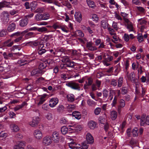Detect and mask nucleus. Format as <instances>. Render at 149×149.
Returning a JSON list of instances; mask_svg holds the SVG:
<instances>
[{
	"label": "nucleus",
	"instance_id": "obj_16",
	"mask_svg": "<svg viewBox=\"0 0 149 149\" xmlns=\"http://www.w3.org/2000/svg\"><path fill=\"white\" fill-rule=\"evenodd\" d=\"M52 137L55 142L57 143L59 141V134L56 131H54L53 133Z\"/></svg>",
	"mask_w": 149,
	"mask_h": 149
},
{
	"label": "nucleus",
	"instance_id": "obj_57",
	"mask_svg": "<svg viewBox=\"0 0 149 149\" xmlns=\"http://www.w3.org/2000/svg\"><path fill=\"white\" fill-rule=\"evenodd\" d=\"M124 40L126 42H128L130 39L129 36L128 34L125 33L123 36Z\"/></svg>",
	"mask_w": 149,
	"mask_h": 149
},
{
	"label": "nucleus",
	"instance_id": "obj_21",
	"mask_svg": "<svg viewBox=\"0 0 149 149\" xmlns=\"http://www.w3.org/2000/svg\"><path fill=\"white\" fill-rule=\"evenodd\" d=\"M72 116L76 119L79 120L81 118V114L80 112L77 111H75L72 112Z\"/></svg>",
	"mask_w": 149,
	"mask_h": 149
},
{
	"label": "nucleus",
	"instance_id": "obj_44",
	"mask_svg": "<svg viewBox=\"0 0 149 149\" xmlns=\"http://www.w3.org/2000/svg\"><path fill=\"white\" fill-rule=\"evenodd\" d=\"M68 128L65 126H63L61 129V133L63 134H66L68 132Z\"/></svg>",
	"mask_w": 149,
	"mask_h": 149
},
{
	"label": "nucleus",
	"instance_id": "obj_62",
	"mask_svg": "<svg viewBox=\"0 0 149 149\" xmlns=\"http://www.w3.org/2000/svg\"><path fill=\"white\" fill-rule=\"evenodd\" d=\"M101 111V109L100 107L96 108L94 110V113L96 115L99 114Z\"/></svg>",
	"mask_w": 149,
	"mask_h": 149
},
{
	"label": "nucleus",
	"instance_id": "obj_28",
	"mask_svg": "<svg viewBox=\"0 0 149 149\" xmlns=\"http://www.w3.org/2000/svg\"><path fill=\"white\" fill-rule=\"evenodd\" d=\"M75 64V63L74 62L70 60L66 63L65 65L67 67L70 68H74Z\"/></svg>",
	"mask_w": 149,
	"mask_h": 149
},
{
	"label": "nucleus",
	"instance_id": "obj_40",
	"mask_svg": "<svg viewBox=\"0 0 149 149\" xmlns=\"http://www.w3.org/2000/svg\"><path fill=\"white\" fill-rule=\"evenodd\" d=\"M37 2L33 1L31 3L30 6L31 10H34L37 6Z\"/></svg>",
	"mask_w": 149,
	"mask_h": 149
},
{
	"label": "nucleus",
	"instance_id": "obj_23",
	"mask_svg": "<svg viewBox=\"0 0 149 149\" xmlns=\"http://www.w3.org/2000/svg\"><path fill=\"white\" fill-rule=\"evenodd\" d=\"M27 23V19L26 18L22 19L19 21V25L22 27H24L26 26Z\"/></svg>",
	"mask_w": 149,
	"mask_h": 149
},
{
	"label": "nucleus",
	"instance_id": "obj_17",
	"mask_svg": "<svg viewBox=\"0 0 149 149\" xmlns=\"http://www.w3.org/2000/svg\"><path fill=\"white\" fill-rule=\"evenodd\" d=\"M110 118L112 120H115L117 117V112L115 110H112L110 112Z\"/></svg>",
	"mask_w": 149,
	"mask_h": 149
},
{
	"label": "nucleus",
	"instance_id": "obj_19",
	"mask_svg": "<svg viewBox=\"0 0 149 149\" xmlns=\"http://www.w3.org/2000/svg\"><path fill=\"white\" fill-rule=\"evenodd\" d=\"M16 28V25L14 23H12L8 26L7 30L9 32H10L14 31Z\"/></svg>",
	"mask_w": 149,
	"mask_h": 149
},
{
	"label": "nucleus",
	"instance_id": "obj_30",
	"mask_svg": "<svg viewBox=\"0 0 149 149\" xmlns=\"http://www.w3.org/2000/svg\"><path fill=\"white\" fill-rule=\"evenodd\" d=\"M66 109L69 113L71 112L74 109L75 106L74 105H68L66 107Z\"/></svg>",
	"mask_w": 149,
	"mask_h": 149
},
{
	"label": "nucleus",
	"instance_id": "obj_61",
	"mask_svg": "<svg viewBox=\"0 0 149 149\" xmlns=\"http://www.w3.org/2000/svg\"><path fill=\"white\" fill-rule=\"evenodd\" d=\"M136 8L139 11L142 13H144L145 12V9L141 6H136Z\"/></svg>",
	"mask_w": 149,
	"mask_h": 149
},
{
	"label": "nucleus",
	"instance_id": "obj_5",
	"mask_svg": "<svg viewBox=\"0 0 149 149\" xmlns=\"http://www.w3.org/2000/svg\"><path fill=\"white\" fill-rule=\"evenodd\" d=\"M19 54V53H9L7 54L6 52H4L3 55L4 58L6 59H14L15 58L16 56Z\"/></svg>",
	"mask_w": 149,
	"mask_h": 149
},
{
	"label": "nucleus",
	"instance_id": "obj_53",
	"mask_svg": "<svg viewBox=\"0 0 149 149\" xmlns=\"http://www.w3.org/2000/svg\"><path fill=\"white\" fill-rule=\"evenodd\" d=\"M34 36V33L32 32H30L26 33L25 37L26 39L31 38Z\"/></svg>",
	"mask_w": 149,
	"mask_h": 149
},
{
	"label": "nucleus",
	"instance_id": "obj_20",
	"mask_svg": "<svg viewBox=\"0 0 149 149\" xmlns=\"http://www.w3.org/2000/svg\"><path fill=\"white\" fill-rule=\"evenodd\" d=\"M67 100L70 102H73L75 100V97L72 94H69L67 95Z\"/></svg>",
	"mask_w": 149,
	"mask_h": 149
},
{
	"label": "nucleus",
	"instance_id": "obj_25",
	"mask_svg": "<svg viewBox=\"0 0 149 149\" xmlns=\"http://www.w3.org/2000/svg\"><path fill=\"white\" fill-rule=\"evenodd\" d=\"M10 127L13 132H17L19 130V128L17 125L14 124H12L10 125Z\"/></svg>",
	"mask_w": 149,
	"mask_h": 149
},
{
	"label": "nucleus",
	"instance_id": "obj_45",
	"mask_svg": "<svg viewBox=\"0 0 149 149\" xmlns=\"http://www.w3.org/2000/svg\"><path fill=\"white\" fill-rule=\"evenodd\" d=\"M123 79L122 77H120L118 80L117 86L118 87H120L122 86L123 83Z\"/></svg>",
	"mask_w": 149,
	"mask_h": 149
},
{
	"label": "nucleus",
	"instance_id": "obj_8",
	"mask_svg": "<svg viewBox=\"0 0 149 149\" xmlns=\"http://www.w3.org/2000/svg\"><path fill=\"white\" fill-rule=\"evenodd\" d=\"M33 134L35 138L38 140L41 139L43 136L42 131L39 129L35 130L33 132Z\"/></svg>",
	"mask_w": 149,
	"mask_h": 149
},
{
	"label": "nucleus",
	"instance_id": "obj_9",
	"mask_svg": "<svg viewBox=\"0 0 149 149\" xmlns=\"http://www.w3.org/2000/svg\"><path fill=\"white\" fill-rule=\"evenodd\" d=\"M58 102V100L57 98H52L49 100V106L52 108L54 107Z\"/></svg>",
	"mask_w": 149,
	"mask_h": 149
},
{
	"label": "nucleus",
	"instance_id": "obj_33",
	"mask_svg": "<svg viewBox=\"0 0 149 149\" xmlns=\"http://www.w3.org/2000/svg\"><path fill=\"white\" fill-rule=\"evenodd\" d=\"M46 96L47 95L45 94L43 95L40 97L39 101L38 103V105H40L43 104V103L45 101V98Z\"/></svg>",
	"mask_w": 149,
	"mask_h": 149
},
{
	"label": "nucleus",
	"instance_id": "obj_27",
	"mask_svg": "<svg viewBox=\"0 0 149 149\" xmlns=\"http://www.w3.org/2000/svg\"><path fill=\"white\" fill-rule=\"evenodd\" d=\"M10 4V2L6 1H3L0 2V9L3 7H6Z\"/></svg>",
	"mask_w": 149,
	"mask_h": 149
},
{
	"label": "nucleus",
	"instance_id": "obj_37",
	"mask_svg": "<svg viewBox=\"0 0 149 149\" xmlns=\"http://www.w3.org/2000/svg\"><path fill=\"white\" fill-rule=\"evenodd\" d=\"M42 20H47L50 18V15L48 13H46L42 14Z\"/></svg>",
	"mask_w": 149,
	"mask_h": 149
},
{
	"label": "nucleus",
	"instance_id": "obj_15",
	"mask_svg": "<svg viewBox=\"0 0 149 149\" xmlns=\"http://www.w3.org/2000/svg\"><path fill=\"white\" fill-rule=\"evenodd\" d=\"M75 20L77 22L80 23L82 19V15L79 12H76L74 15Z\"/></svg>",
	"mask_w": 149,
	"mask_h": 149
},
{
	"label": "nucleus",
	"instance_id": "obj_13",
	"mask_svg": "<svg viewBox=\"0 0 149 149\" xmlns=\"http://www.w3.org/2000/svg\"><path fill=\"white\" fill-rule=\"evenodd\" d=\"M113 59V58L112 56L108 55L107 57L105 58L103 61V64L104 65L108 66L110 65L109 62L112 60Z\"/></svg>",
	"mask_w": 149,
	"mask_h": 149
},
{
	"label": "nucleus",
	"instance_id": "obj_38",
	"mask_svg": "<svg viewBox=\"0 0 149 149\" xmlns=\"http://www.w3.org/2000/svg\"><path fill=\"white\" fill-rule=\"evenodd\" d=\"M134 77L133 73H131L129 75V78L131 81L133 83H135L136 81V79Z\"/></svg>",
	"mask_w": 149,
	"mask_h": 149
},
{
	"label": "nucleus",
	"instance_id": "obj_26",
	"mask_svg": "<svg viewBox=\"0 0 149 149\" xmlns=\"http://www.w3.org/2000/svg\"><path fill=\"white\" fill-rule=\"evenodd\" d=\"M14 44V41L11 39H9L4 42L5 46L8 47H11Z\"/></svg>",
	"mask_w": 149,
	"mask_h": 149
},
{
	"label": "nucleus",
	"instance_id": "obj_3",
	"mask_svg": "<svg viewBox=\"0 0 149 149\" xmlns=\"http://www.w3.org/2000/svg\"><path fill=\"white\" fill-rule=\"evenodd\" d=\"M40 120L38 116L34 117L33 118L32 121L29 122L28 124L31 127H35L38 125Z\"/></svg>",
	"mask_w": 149,
	"mask_h": 149
},
{
	"label": "nucleus",
	"instance_id": "obj_64",
	"mask_svg": "<svg viewBox=\"0 0 149 149\" xmlns=\"http://www.w3.org/2000/svg\"><path fill=\"white\" fill-rule=\"evenodd\" d=\"M88 143H86V142H84L81 144V148L82 149H87L88 148Z\"/></svg>",
	"mask_w": 149,
	"mask_h": 149
},
{
	"label": "nucleus",
	"instance_id": "obj_60",
	"mask_svg": "<svg viewBox=\"0 0 149 149\" xmlns=\"http://www.w3.org/2000/svg\"><path fill=\"white\" fill-rule=\"evenodd\" d=\"M127 88L124 87H122L121 88V92L122 94L124 95L127 93Z\"/></svg>",
	"mask_w": 149,
	"mask_h": 149
},
{
	"label": "nucleus",
	"instance_id": "obj_7",
	"mask_svg": "<svg viewBox=\"0 0 149 149\" xmlns=\"http://www.w3.org/2000/svg\"><path fill=\"white\" fill-rule=\"evenodd\" d=\"M52 142L51 137L50 136H47L44 137L42 139V143L46 146L50 145Z\"/></svg>",
	"mask_w": 149,
	"mask_h": 149
},
{
	"label": "nucleus",
	"instance_id": "obj_42",
	"mask_svg": "<svg viewBox=\"0 0 149 149\" xmlns=\"http://www.w3.org/2000/svg\"><path fill=\"white\" fill-rule=\"evenodd\" d=\"M60 28L63 31L67 33L69 32V28L65 25L61 26Z\"/></svg>",
	"mask_w": 149,
	"mask_h": 149
},
{
	"label": "nucleus",
	"instance_id": "obj_46",
	"mask_svg": "<svg viewBox=\"0 0 149 149\" xmlns=\"http://www.w3.org/2000/svg\"><path fill=\"white\" fill-rule=\"evenodd\" d=\"M87 3L89 6L92 8H93L95 6L94 2L91 0H87Z\"/></svg>",
	"mask_w": 149,
	"mask_h": 149
},
{
	"label": "nucleus",
	"instance_id": "obj_54",
	"mask_svg": "<svg viewBox=\"0 0 149 149\" xmlns=\"http://www.w3.org/2000/svg\"><path fill=\"white\" fill-rule=\"evenodd\" d=\"M21 35V32H17L14 33L10 35L11 37H14V38H16L19 36H20Z\"/></svg>",
	"mask_w": 149,
	"mask_h": 149
},
{
	"label": "nucleus",
	"instance_id": "obj_31",
	"mask_svg": "<svg viewBox=\"0 0 149 149\" xmlns=\"http://www.w3.org/2000/svg\"><path fill=\"white\" fill-rule=\"evenodd\" d=\"M39 41L34 42H29L26 43V45H30L32 47L38 46L39 44Z\"/></svg>",
	"mask_w": 149,
	"mask_h": 149
},
{
	"label": "nucleus",
	"instance_id": "obj_34",
	"mask_svg": "<svg viewBox=\"0 0 149 149\" xmlns=\"http://www.w3.org/2000/svg\"><path fill=\"white\" fill-rule=\"evenodd\" d=\"M114 29L110 27H108L107 28L109 33L111 36L113 35H116V31Z\"/></svg>",
	"mask_w": 149,
	"mask_h": 149
},
{
	"label": "nucleus",
	"instance_id": "obj_58",
	"mask_svg": "<svg viewBox=\"0 0 149 149\" xmlns=\"http://www.w3.org/2000/svg\"><path fill=\"white\" fill-rule=\"evenodd\" d=\"M68 121L66 118H61L60 120V123L62 124H65L67 123Z\"/></svg>",
	"mask_w": 149,
	"mask_h": 149
},
{
	"label": "nucleus",
	"instance_id": "obj_48",
	"mask_svg": "<svg viewBox=\"0 0 149 149\" xmlns=\"http://www.w3.org/2000/svg\"><path fill=\"white\" fill-rule=\"evenodd\" d=\"M137 39L139 42H141L143 41V36L141 33H139L137 36Z\"/></svg>",
	"mask_w": 149,
	"mask_h": 149
},
{
	"label": "nucleus",
	"instance_id": "obj_2",
	"mask_svg": "<svg viewBox=\"0 0 149 149\" xmlns=\"http://www.w3.org/2000/svg\"><path fill=\"white\" fill-rule=\"evenodd\" d=\"M103 98L104 100L107 99V100L108 101H111L113 99V95L109 92L108 91L105 89L103 91Z\"/></svg>",
	"mask_w": 149,
	"mask_h": 149
},
{
	"label": "nucleus",
	"instance_id": "obj_11",
	"mask_svg": "<svg viewBox=\"0 0 149 149\" xmlns=\"http://www.w3.org/2000/svg\"><path fill=\"white\" fill-rule=\"evenodd\" d=\"M69 127H71L70 128V129L71 130H73V132L79 131L82 129L81 126L77 124H75L74 125H69Z\"/></svg>",
	"mask_w": 149,
	"mask_h": 149
},
{
	"label": "nucleus",
	"instance_id": "obj_39",
	"mask_svg": "<svg viewBox=\"0 0 149 149\" xmlns=\"http://www.w3.org/2000/svg\"><path fill=\"white\" fill-rule=\"evenodd\" d=\"M42 14L38 13L35 16V19L37 21H40L42 20Z\"/></svg>",
	"mask_w": 149,
	"mask_h": 149
},
{
	"label": "nucleus",
	"instance_id": "obj_47",
	"mask_svg": "<svg viewBox=\"0 0 149 149\" xmlns=\"http://www.w3.org/2000/svg\"><path fill=\"white\" fill-rule=\"evenodd\" d=\"M99 122L100 123L104 124L106 121L105 119L103 116H100L98 119Z\"/></svg>",
	"mask_w": 149,
	"mask_h": 149
},
{
	"label": "nucleus",
	"instance_id": "obj_41",
	"mask_svg": "<svg viewBox=\"0 0 149 149\" xmlns=\"http://www.w3.org/2000/svg\"><path fill=\"white\" fill-rule=\"evenodd\" d=\"M45 117L48 120H51L53 118L52 114L50 113H48L45 115Z\"/></svg>",
	"mask_w": 149,
	"mask_h": 149
},
{
	"label": "nucleus",
	"instance_id": "obj_56",
	"mask_svg": "<svg viewBox=\"0 0 149 149\" xmlns=\"http://www.w3.org/2000/svg\"><path fill=\"white\" fill-rule=\"evenodd\" d=\"M62 61L63 62H65L66 63L70 60L69 59V57L66 56L62 57Z\"/></svg>",
	"mask_w": 149,
	"mask_h": 149
},
{
	"label": "nucleus",
	"instance_id": "obj_1",
	"mask_svg": "<svg viewBox=\"0 0 149 149\" xmlns=\"http://www.w3.org/2000/svg\"><path fill=\"white\" fill-rule=\"evenodd\" d=\"M0 18L2 23L4 24L7 23L9 20V15L7 12H3L1 14Z\"/></svg>",
	"mask_w": 149,
	"mask_h": 149
},
{
	"label": "nucleus",
	"instance_id": "obj_50",
	"mask_svg": "<svg viewBox=\"0 0 149 149\" xmlns=\"http://www.w3.org/2000/svg\"><path fill=\"white\" fill-rule=\"evenodd\" d=\"M127 28L130 32L133 31V26L131 23L127 24Z\"/></svg>",
	"mask_w": 149,
	"mask_h": 149
},
{
	"label": "nucleus",
	"instance_id": "obj_36",
	"mask_svg": "<svg viewBox=\"0 0 149 149\" xmlns=\"http://www.w3.org/2000/svg\"><path fill=\"white\" fill-rule=\"evenodd\" d=\"M138 129L137 127H134L132 130V135L133 137H137L138 136Z\"/></svg>",
	"mask_w": 149,
	"mask_h": 149
},
{
	"label": "nucleus",
	"instance_id": "obj_51",
	"mask_svg": "<svg viewBox=\"0 0 149 149\" xmlns=\"http://www.w3.org/2000/svg\"><path fill=\"white\" fill-rule=\"evenodd\" d=\"M117 98L116 97V96H115L114 97L113 100L112 102V103H111V106L112 107H115L116 104L117 103Z\"/></svg>",
	"mask_w": 149,
	"mask_h": 149
},
{
	"label": "nucleus",
	"instance_id": "obj_6",
	"mask_svg": "<svg viewBox=\"0 0 149 149\" xmlns=\"http://www.w3.org/2000/svg\"><path fill=\"white\" fill-rule=\"evenodd\" d=\"M66 85L68 87H70L72 89L79 91L80 90V88L79 84L74 82H70L66 84Z\"/></svg>",
	"mask_w": 149,
	"mask_h": 149
},
{
	"label": "nucleus",
	"instance_id": "obj_14",
	"mask_svg": "<svg viewBox=\"0 0 149 149\" xmlns=\"http://www.w3.org/2000/svg\"><path fill=\"white\" fill-rule=\"evenodd\" d=\"M25 143L23 141L19 142L14 146L13 149H24L23 146L25 145Z\"/></svg>",
	"mask_w": 149,
	"mask_h": 149
},
{
	"label": "nucleus",
	"instance_id": "obj_18",
	"mask_svg": "<svg viewBox=\"0 0 149 149\" xmlns=\"http://www.w3.org/2000/svg\"><path fill=\"white\" fill-rule=\"evenodd\" d=\"M27 104L26 102H23L21 104L19 105L16 106L14 107V110L15 111H17L22 108L25 106H26Z\"/></svg>",
	"mask_w": 149,
	"mask_h": 149
},
{
	"label": "nucleus",
	"instance_id": "obj_35",
	"mask_svg": "<svg viewBox=\"0 0 149 149\" xmlns=\"http://www.w3.org/2000/svg\"><path fill=\"white\" fill-rule=\"evenodd\" d=\"M88 105L89 106L93 107L96 104V103L93 100L88 99L87 101Z\"/></svg>",
	"mask_w": 149,
	"mask_h": 149
},
{
	"label": "nucleus",
	"instance_id": "obj_12",
	"mask_svg": "<svg viewBox=\"0 0 149 149\" xmlns=\"http://www.w3.org/2000/svg\"><path fill=\"white\" fill-rule=\"evenodd\" d=\"M87 143L92 144L94 142V139L92 135L89 133H88L86 136Z\"/></svg>",
	"mask_w": 149,
	"mask_h": 149
},
{
	"label": "nucleus",
	"instance_id": "obj_59",
	"mask_svg": "<svg viewBox=\"0 0 149 149\" xmlns=\"http://www.w3.org/2000/svg\"><path fill=\"white\" fill-rule=\"evenodd\" d=\"M110 84L113 86H117V81L116 80L114 79H112L111 83Z\"/></svg>",
	"mask_w": 149,
	"mask_h": 149
},
{
	"label": "nucleus",
	"instance_id": "obj_10",
	"mask_svg": "<svg viewBox=\"0 0 149 149\" xmlns=\"http://www.w3.org/2000/svg\"><path fill=\"white\" fill-rule=\"evenodd\" d=\"M86 48L90 51H95L97 50V48L93 45V44L92 42L90 41L86 43Z\"/></svg>",
	"mask_w": 149,
	"mask_h": 149
},
{
	"label": "nucleus",
	"instance_id": "obj_49",
	"mask_svg": "<svg viewBox=\"0 0 149 149\" xmlns=\"http://www.w3.org/2000/svg\"><path fill=\"white\" fill-rule=\"evenodd\" d=\"M112 38L113 39H111V41L114 43H116L118 40L119 39L118 37L117 36L116 34V35H113L112 36Z\"/></svg>",
	"mask_w": 149,
	"mask_h": 149
},
{
	"label": "nucleus",
	"instance_id": "obj_43",
	"mask_svg": "<svg viewBox=\"0 0 149 149\" xmlns=\"http://www.w3.org/2000/svg\"><path fill=\"white\" fill-rule=\"evenodd\" d=\"M29 63L28 61L24 59H21L20 60L18 61L17 63L19 64H21L22 63L24 64L21 65H24V64H26Z\"/></svg>",
	"mask_w": 149,
	"mask_h": 149
},
{
	"label": "nucleus",
	"instance_id": "obj_63",
	"mask_svg": "<svg viewBox=\"0 0 149 149\" xmlns=\"http://www.w3.org/2000/svg\"><path fill=\"white\" fill-rule=\"evenodd\" d=\"M37 29L38 31L40 32L46 31L47 30V28L45 27H42L41 28H37Z\"/></svg>",
	"mask_w": 149,
	"mask_h": 149
},
{
	"label": "nucleus",
	"instance_id": "obj_24",
	"mask_svg": "<svg viewBox=\"0 0 149 149\" xmlns=\"http://www.w3.org/2000/svg\"><path fill=\"white\" fill-rule=\"evenodd\" d=\"M41 71L39 69H34L31 72V74L32 75H36V76H38L40 74L41 72Z\"/></svg>",
	"mask_w": 149,
	"mask_h": 149
},
{
	"label": "nucleus",
	"instance_id": "obj_22",
	"mask_svg": "<svg viewBox=\"0 0 149 149\" xmlns=\"http://www.w3.org/2000/svg\"><path fill=\"white\" fill-rule=\"evenodd\" d=\"M138 24L141 25V29H143L144 27V26L146 24L147 22L145 20L142 19V18L139 19L138 20Z\"/></svg>",
	"mask_w": 149,
	"mask_h": 149
},
{
	"label": "nucleus",
	"instance_id": "obj_29",
	"mask_svg": "<svg viewBox=\"0 0 149 149\" xmlns=\"http://www.w3.org/2000/svg\"><path fill=\"white\" fill-rule=\"evenodd\" d=\"M88 125L90 129H93L96 127V123L94 121H90L88 122Z\"/></svg>",
	"mask_w": 149,
	"mask_h": 149
},
{
	"label": "nucleus",
	"instance_id": "obj_4",
	"mask_svg": "<svg viewBox=\"0 0 149 149\" xmlns=\"http://www.w3.org/2000/svg\"><path fill=\"white\" fill-rule=\"evenodd\" d=\"M125 102L124 100L122 99H120L119 100V104L117 107V109L118 114H120L122 109L125 106Z\"/></svg>",
	"mask_w": 149,
	"mask_h": 149
},
{
	"label": "nucleus",
	"instance_id": "obj_32",
	"mask_svg": "<svg viewBox=\"0 0 149 149\" xmlns=\"http://www.w3.org/2000/svg\"><path fill=\"white\" fill-rule=\"evenodd\" d=\"M101 23L103 29H107V28L108 27V26L109 24L106 22V20H102L101 22Z\"/></svg>",
	"mask_w": 149,
	"mask_h": 149
},
{
	"label": "nucleus",
	"instance_id": "obj_52",
	"mask_svg": "<svg viewBox=\"0 0 149 149\" xmlns=\"http://www.w3.org/2000/svg\"><path fill=\"white\" fill-rule=\"evenodd\" d=\"M92 18L93 21L97 22L99 20V18L97 15L95 14L92 15Z\"/></svg>",
	"mask_w": 149,
	"mask_h": 149
},
{
	"label": "nucleus",
	"instance_id": "obj_55",
	"mask_svg": "<svg viewBox=\"0 0 149 149\" xmlns=\"http://www.w3.org/2000/svg\"><path fill=\"white\" fill-rule=\"evenodd\" d=\"M76 34L77 36L81 37H83L84 36V33L82 31L80 30H77L76 31Z\"/></svg>",
	"mask_w": 149,
	"mask_h": 149
}]
</instances>
